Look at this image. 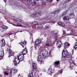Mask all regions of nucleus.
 <instances>
[{"label": "nucleus", "mask_w": 77, "mask_h": 77, "mask_svg": "<svg viewBox=\"0 0 77 77\" xmlns=\"http://www.w3.org/2000/svg\"><path fill=\"white\" fill-rule=\"evenodd\" d=\"M41 12L40 11H39L38 12L37 14L35 13L33 14H32V17H36L38 16V17H39V16H41Z\"/></svg>", "instance_id": "obj_11"}, {"label": "nucleus", "mask_w": 77, "mask_h": 77, "mask_svg": "<svg viewBox=\"0 0 77 77\" xmlns=\"http://www.w3.org/2000/svg\"><path fill=\"white\" fill-rule=\"evenodd\" d=\"M70 44L68 43V42H66L64 44V49H66V48H68V46H70Z\"/></svg>", "instance_id": "obj_16"}, {"label": "nucleus", "mask_w": 77, "mask_h": 77, "mask_svg": "<svg viewBox=\"0 0 77 77\" xmlns=\"http://www.w3.org/2000/svg\"><path fill=\"white\" fill-rule=\"evenodd\" d=\"M18 71V70L16 69H11V70H9L8 72H9V74L10 75H12V72L13 74H15V73H17Z\"/></svg>", "instance_id": "obj_9"}, {"label": "nucleus", "mask_w": 77, "mask_h": 77, "mask_svg": "<svg viewBox=\"0 0 77 77\" xmlns=\"http://www.w3.org/2000/svg\"><path fill=\"white\" fill-rule=\"evenodd\" d=\"M14 39H17V36H15L14 37Z\"/></svg>", "instance_id": "obj_47"}, {"label": "nucleus", "mask_w": 77, "mask_h": 77, "mask_svg": "<svg viewBox=\"0 0 77 77\" xmlns=\"http://www.w3.org/2000/svg\"><path fill=\"white\" fill-rule=\"evenodd\" d=\"M4 56V51L3 49H2V51H1V53L0 54V60H2L3 57Z\"/></svg>", "instance_id": "obj_13"}, {"label": "nucleus", "mask_w": 77, "mask_h": 77, "mask_svg": "<svg viewBox=\"0 0 77 77\" xmlns=\"http://www.w3.org/2000/svg\"><path fill=\"white\" fill-rule=\"evenodd\" d=\"M38 53L40 54V55H38L37 57V61L39 62V63L41 64L42 63V59L44 58V56H42V55L41 54V51L40 50L38 51Z\"/></svg>", "instance_id": "obj_5"}, {"label": "nucleus", "mask_w": 77, "mask_h": 77, "mask_svg": "<svg viewBox=\"0 0 77 77\" xmlns=\"http://www.w3.org/2000/svg\"><path fill=\"white\" fill-rule=\"evenodd\" d=\"M26 44V42L25 41L23 42H20V44L22 46L23 48H24V47L25 46V45Z\"/></svg>", "instance_id": "obj_20"}, {"label": "nucleus", "mask_w": 77, "mask_h": 77, "mask_svg": "<svg viewBox=\"0 0 77 77\" xmlns=\"http://www.w3.org/2000/svg\"><path fill=\"white\" fill-rule=\"evenodd\" d=\"M25 26H23L24 27H28V25L26 24L24 25Z\"/></svg>", "instance_id": "obj_37"}, {"label": "nucleus", "mask_w": 77, "mask_h": 77, "mask_svg": "<svg viewBox=\"0 0 77 77\" xmlns=\"http://www.w3.org/2000/svg\"><path fill=\"white\" fill-rule=\"evenodd\" d=\"M67 14V11H66L65 12H63V15H65V14Z\"/></svg>", "instance_id": "obj_31"}, {"label": "nucleus", "mask_w": 77, "mask_h": 77, "mask_svg": "<svg viewBox=\"0 0 77 77\" xmlns=\"http://www.w3.org/2000/svg\"><path fill=\"white\" fill-rule=\"evenodd\" d=\"M58 35H57L56 36H54V39H57V38H58Z\"/></svg>", "instance_id": "obj_32"}, {"label": "nucleus", "mask_w": 77, "mask_h": 77, "mask_svg": "<svg viewBox=\"0 0 77 77\" xmlns=\"http://www.w3.org/2000/svg\"><path fill=\"white\" fill-rule=\"evenodd\" d=\"M0 77H1V75L0 74Z\"/></svg>", "instance_id": "obj_57"}, {"label": "nucleus", "mask_w": 77, "mask_h": 77, "mask_svg": "<svg viewBox=\"0 0 77 77\" xmlns=\"http://www.w3.org/2000/svg\"><path fill=\"white\" fill-rule=\"evenodd\" d=\"M61 26H62V27H64L65 26V24H64V23H61Z\"/></svg>", "instance_id": "obj_34"}, {"label": "nucleus", "mask_w": 77, "mask_h": 77, "mask_svg": "<svg viewBox=\"0 0 77 77\" xmlns=\"http://www.w3.org/2000/svg\"><path fill=\"white\" fill-rule=\"evenodd\" d=\"M4 29H8V28L6 26H5L4 27Z\"/></svg>", "instance_id": "obj_43"}, {"label": "nucleus", "mask_w": 77, "mask_h": 77, "mask_svg": "<svg viewBox=\"0 0 77 77\" xmlns=\"http://www.w3.org/2000/svg\"><path fill=\"white\" fill-rule=\"evenodd\" d=\"M41 54L42 55V56H43V58L45 59L46 57H51V51H49L48 53V51L45 49L42 50H40Z\"/></svg>", "instance_id": "obj_3"}, {"label": "nucleus", "mask_w": 77, "mask_h": 77, "mask_svg": "<svg viewBox=\"0 0 77 77\" xmlns=\"http://www.w3.org/2000/svg\"><path fill=\"white\" fill-rule=\"evenodd\" d=\"M35 50H36V47L35 46Z\"/></svg>", "instance_id": "obj_49"}, {"label": "nucleus", "mask_w": 77, "mask_h": 77, "mask_svg": "<svg viewBox=\"0 0 77 77\" xmlns=\"http://www.w3.org/2000/svg\"><path fill=\"white\" fill-rule=\"evenodd\" d=\"M30 24L31 25V26H33V25H34L33 24V22H31V23H30Z\"/></svg>", "instance_id": "obj_44"}, {"label": "nucleus", "mask_w": 77, "mask_h": 77, "mask_svg": "<svg viewBox=\"0 0 77 77\" xmlns=\"http://www.w3.org/2000/svg\"><path fill=\"white\" fill-rule=\"evenodd\" d=\"M28 52L27 50V48H26V47L25 48L23 49V51L20 53V54H23L24 56V55L27 54Z\"/></svg>", "instance_id": "obj_12"}, {"label": "nucleus", "mask_w": 77, "mask_h": 77, "mask_svg": "<svg viewBox=\"0 0 77 77\" xmlns=\"http://www.w3.org/2000/svg\"><path fill=\"white\" fill-rule=\"evenodd\" d=\"M40 42L41 41L40 40L38 39L35 42V44L36 45H38L39 43H40Z\"/></svg>", "instance_id": "obj_19"}, {"label": "nucleus", "mask_w": 77, "mask_h": 77, "mask_svg": "<svg viewBox=\"0 0 77 77\" xmlns=\"http://www.w3.org/2000/svg\"><path fill=\"white\" fill-rule=\"evenodd\" d=\"M53 18H54H54H55V17H54V16L53 17Z\"/></svg>", "instance_id": "obj_50"}, {"label": "nucleus", "mask_w": 77, "mask_h": 77, "mask_svg": "<svg viewBox=\"0 0 77 77\" xmlns=\"http://www.w3.org/2000/svg\"><path fill=\"white\" fill-rule=\"evenodd\" d=\"M76 41H77V40H76Z\"/></svg>", "instance_id": "obj_61"}, {"label": "nucleus", "mask_w": 77, "mask_h": 77, "mask_svg": "<svg viewBox=\"0 0 77 77\" xmlns=\"http://www.w3.org/2000/svg\"><path fill=\"white\" fill-rule=\"evenodd\" d=\"M38 24V22L37 21H34L33 22V25H37Z\"/></svg>", "instance_id": "obj_28"}, {"label": "nucleus", "mask_w": 77, "mask_h": 77, "mask_svg": "<svg viewBox=\"0 0 77 77\" xmlns=\"http://www.w3.org/2000/svg\"><path fill=\"white\" fill-rule=\"evenodd\" d=\"M61 44H62V42H61V41H58L57 42V48H60L61 46Z\"/></svg>", "instance_id": "obj_15"}, {"label": "nucleus", "mask_w": 77, "mask_h": 77, "mask_svg": "<svg viewBox=\"0 0 77 77\" xmlns=\"http://www.w3.org/2000/svg\"><path fill=\"white\" fill-rule=\"evenodd\" d=\"M33 70H31L29 71V77H33Z\"/></svg>", "instance_id": "obj_21"}, {"label": "nucleus", "mask_w": 77, "mask_h": 77, "mask_svg": "<svg viewBox=\"0 0 77 77\" xmlns=\"http://www.w3.org/2000/svg\"><path fill=\"white\" fill-rule=\"evenodd\" d=\"M9 35H12V33H10Z\"/></svg>", "instance_id": "obj_51"}, {"label": "nucleus", "mask_w": 77, "mask_h": 77, "mask_svg": "<svg viewBox=\"0 0 77 77\" xmlns=\"http://www.w3.org/2000/svg\"><path fill=\"white\" fill-rule=\"evenodd\" d=\"M43 72H45V70H43Z\"/></svg>", "instance_id": "obj_52"}, {"label": "nucleus", "mask_w": 77, "mask_h": 77, "mask_svg": "<svg viewBox=\"0 0 77 77\" xmlns=\"http://www.w3.org/2000/svg\"><path fill=\"white\" fill-rule=\"evenodd\" d=\"M62 72H63V71H62V70H61L60 71H59V73L60 74H62Z\"/></svg>", "instance_id": "obj_39"}, {"label": "nucleus", "mask_w": 77, "mask_h": 77, "mask_svg": "<svg viewBox=\"0 0 77 77\" xmlns=\"http://www.w3.org/2000/svg\"><path fill=\"white\" fill-rule=\"evenodd\" d=\"M22 32V31H20V32Z\"/></svg>", "instance_id": "obj_59"}, {"label": "nucleus", "mask_w": 77, "mask_h": 77, "mask_svg": "<svg viewBox=\"0 0 77 77\" xmlns=\"http://www.w3.org/2000/svg\"><path fill=\"white\" fill-rule=\"evenodd\" d=\"M4 2H5V3H6V0H3Z\"/></svg>", "instance_id": "obj_48"}, {"label": "nucleus", "mask_w": 77, "mask_h": 77, "mask_svg": "<svg viewBox=\"0 0 77 77\" xmlns=\"http://www.w3.org/2000/svg\"><path fill=\"white\" fill-rule=\"evenodd\" d=\"M56 32V31L54 30L53 31L51 32V34H52V35H55V34L57 33Z\"/></svg>", "instance_id": "obj_26"}, {"label": "nucleus", "mask_w": 77, "mask_h": 77, "mask_svg": "<svg viewBox=\"0 0 77 77\" xmlns=\"http://www.w3.org/2000/svg\"><path fill=\"white\" fill-rule=\"evenodd\" d=\"M51 44V40L47 41L46 44V46H49L50 44Z\"/></svg>", "instance_id": "obj_18"}, {"label": "nucleus", "mask_w": 77, "mask_h": 77, "mask_svg": "<svg viewBox=\"0 0 77 77\" xmlns=\"http://www.w3.org/2000/svg\"><path fill=\"white\" fill-rule=\"evenodd\" d=\"M51 20H53V19H51Z\"/></svg>", "instance_id": "obj_60"}, {"label": "nucleus", "mask_w": 77, "mask_h": 77, "mask_svg": "<svg viewBox=\"0 0 77 77\" xmlns=\"http://www.w3.org/2000/svg\"><path fill=\"white\" fill-rule=\"evenodd\" d=\"M36 63H32V67L33 69V71H36V72H38L39 71L38 70V69L36 67Z\"/></svg>", "instance_id": "obj_7"}, {"label": "nucleus", "mask_w": 77, "mask_h": 77, "mask_svg": "<svg viewBox=\"0 0 77 77\" xmlns=\"http://www.w3.org/2000/svg\"><path fill=\"white\" fill-rule=\"evenodd\" d=\"M71 55L69 54V53L66 49H64L62 51V57L63 58H71L74 56V49L71 52Z\"/></svg>", "instance_id": "obj_1"}, {"label": "nucleus", "mask_w": 77, "mask_h": 77, "mask_svg": "<svg viewBox=\"0 0 77 77\" xmlns=\"http://www.w3.org/2000/svg\"><path fill=\"white\" fill-rule=\"evenodd\" d=\"M7 49L8 50H9V55L8 56V57H10L11 56H13L14 54V52H12V51L10 50V47L9 45H7Z\"/></svg>", "instance_id": "obj_8"}, {"label": "nucleus", "mask_w": 77, "mask_h": 77, "mask_svg": "<svg viewBox=\"0 0 77 77\" xmlns=\"http://www.w3.org/2000/svg\"><path fill=\"white\" fill-rule=\"evenodd\" d=\"M62 23H61L60 22H59L58 23V24H59V25H60V26H61V24H62Z\"/></svg>", "instance_id": "obj_38"}, {"label": "nucleus", "mask_w": 77, "mask_h": 77, "mask_svg": "<svg viewBox=\"0 0 77 77\" xmlns=\"http://www.w3.org/2000/svg\"><path fill=\"white\" fill-rule=\"evenodd\" d=\"M56 1H57V2H58V1H59V0H56Z\"/></svg>", "instance_id": "obj_54"}, {"label": "nucleus", "mask_w": 77, "mask_h": 77, "mask_svg": "<svg viewBox=\"0 0 77 77\" xmlns=\"http://www.w3.org/2000/svg\"><path fill=\"white\" fill-rule=\"evenodd\" d=\"M14 21L16 24H18L17 25L13 24V26H17V27H23V26L21 25L22 23L23 20L19 19H16L14 20Z\"/></svg>", "instance_id": "obj_4"}, {"label": "nucleus", "mask_w": 77, "mask_h": 77, "mask_svg": "<svg viewBox=\"0 0 77 77\" xmlns=\"http://www.w3.org/2000/svg\"><path fill=\"white\" fill-rule=\"evenodd\" d=\"M70 34H69V35H71V34L72 33V31H70Z\"/></svg>", "instance_id": "obj_41"}, {"label": "nucleus", "mask_w": 77, "mask_h": 77, "mask_svg": "<svg viewBox=\"0 0 77 77\" xmlns=\"http://www.w3.org/2000/svg\"><path fill=\"white\" fill-rule=\"evenodd\" d=\"M36 4V2L35 1H34L32 3V6H35Z\"/></svg>", "instance_id": "obj_27"}, {"label": "nucleus", "mask_w": 77, "mask_h": 77, "mask_svg": "<svg viewBox=\"0 0 77 77\" xmlns=\"http://www.w3.org/2000/svg\"><path fill=\"white\" fill-rule=\"evenodd\" d=\"M32 1H27V3L28 5L30 6L32 4Z\"/></svg>", "instance_id": "obj_23"}, {"label": "nucleus", "mask_w": 77, "mask_h": 77, "mask_svg": "<svg viewBox=\"0 0 77 77\" xmlns=\"http://www.w3.org/2000/svg\"><path fill=\"white\" fill-rule=\"evenodd\" d=\"M48 20L49 21V23H55V21H54L51 20L50 19H49Z\"/></svg>", "instance_id": "obj_29"}, {"label": "nucleus", "mask_w": 77, "mask_h": 77, "mask_svg": "<svg viewBox=\"0 0 77 77\" xmlns=\"http://www.w3.org/2000/svg\"><path fill=\"white\" fill-rule=\"evenodd\" d=\"M40 6H40L39 5H37V7H40Z\"/></svg>", "instance_id": "obj_46"}, {"label": "nucleus", "mask_w": 77, "mask_h": 77, "mask_svg": "<svg viewBox=\"0 0 77 77\" xmlns=\"http://www.w3.org/2000/svg\"><path fill=\"white\" fill-rule=\"evenodd\" d=\"M69 62L70 63H71V64H69V66H68V67L70 68V69H72V65H75L74 64V61L71 59V58H70V59H69Z\"/></svg>", "instance_id": "obj_6"}, {"label": "nucleus", "mask_w": 77, "mask_h": 77, "mask_svg": "<svg viewBox=\"0 0 77 77\" xmlns=\"http://www.w3.org/2000/svg\"><path fill=\"white\" fill-rule=\"evenodd\" d=\"M42 6L43 5H44V6H45V2H43L42 3Z\"/></svg>", "instance_id": "obj_36"}, {"label": "nucleus", "mask_w": 77, "mask_h": 77, "mask_svg": "<svg viewBox=\"0 0 77 77\" xmlns=\"http://www.w3.org/2000/svg\"><path fill=\"white\" fill-rule=\"evenodd\" d=\"M73 36H76V35H74Z\"/></svg>", "instance_id": "obj_58"}, {"label": "nucleus", "mask_w": 77, "mask_h": 77, "mask_svg": "<svg viewBox=\"0 0 77 77\" xmlns=\"http://www.w3.org/2000/svg\"><path fill=\"white\" fill-rule=\"evenodd\" d=\"M63 35H65V31H63Z\"/></svg>", "instance_id": "obj_45"}, {"label": "nucleus", "mask_w": 77, "mask_h": 77, "mask_svg": "<svg viewBox=\"0 0 77 77\" xmlns=\"http://www.w3.org/2000/svg\"><path fill=\"white\" fill-rule=\"evenodd\" d=\"M47 73L49 75H51L54 73V69H52L51 68H50L48 69L47 71Z\"/></svg>", "instance_id": "obj_10"}, {"label": "nucleus", "mask_w": 77, "mask_h": 77, "mask_svg": "<svg viewBox=\"0 0 77 77\" xmlns=\"http://www.w3.org/2000/svg\"><path fill=\"white\" fill-rule=\"evenodd\" d=\"M38 28H42V25L41 24H39Z\"/></svg>", "instance_id": "obj_30"}, {"label": "nucleus", "mask_w": 77, "mask_h": 77, "mask_svg": "<svg viewBox=\"0 0 77 77\" xmlns=\"http://www.w3.org/2000/svg\"><path fill=\"white\" fill-rule=\"evenodd\" d=\"M59 63H60L59 61H55L54 63V66L55 67H59Z\"/></svg>", "instance_id": "obj_14"}, {"label": "nucleus", "mask_w": 77, "mask_h": 77, "mask_svg": "<svg viewBox=\"0 0 77 77\" xmlns=\"http://www.w3.org/2000/svg\"><path fill=\"white\" fill-rule=\"evenodd\" d=\"M4 74H5V75H9V73L7 72H5L4 73Z\"/></svg>", "instance_id": "obj_40"}, {"label": "nucleus", "mask_w": 77, "mask_h": 77, "mask_svg": "<svg viewBox=\"0 0 77 77\" xmlns=\"http://www.w3.org/2000/svg\"><path fill=\"white\" fill-rule=\"evenodd\" d=\"M63 20H69V18L68 16H65L63 18Z\"/></svg>", "instance_id": "obj_22"}, {"label": "nucleus", "mask_w": 77, "mask_h": 77, "mask_svg": "<svg viewBox=\"0 0 77 77\" xmlns=\"http://www.w3.org/2000/svg\"><path fill=\"white\" fill-rule=\"evenodd\" d=\"M71 0H69V2H70V1H71Z\"/></svg>", "instance_id": "obj_53"}, {"label": "nucleus", "mask_w": 77, "mask_h": 77, "mask_svg": "<svg viewBox=\"0 0 77 77\" xmlns=\"http://www.w3.org/2000/svg\"><path fill=\"white\" fill-rule=\"evenodd\" d=\"M75 46L74 47V48L75 50H76L77 49V42H76L75 43Z\"/></svg>", "instance_id": "obj_25"}, {"label": "nucleus", "mask_w": 77, "mask_h": 77, "mask_svg": "<svg viewBox=\"0 0 77 77\" xmlns=\"http://www.w3.org/2000/svg\"><path fill=\"white\" fill-rule=\"evenodd\" d=\"M12 41H14V39H13V40H12Z\"/></svg>", "instance_id": "obj_62"}, {"label": "nucleus", "mask_w": 77, "mask_h": 77, "mask_svg": "<svg viewBox=\"0 0 77 77\" xmlns=\"http://www.w3.org/2000/svg\"><path fill=\"white\" fill-rule=\"evenodd\" d=\"M11 42H12V40H11Z\"/></svg>", "instance_id": "obj_56"}, {"label": "nucleus", "mask_w": 77, "mask_h": 77, "mask_svg": "<svg viewBox=\"0 0 77 77\" xmlns=\"http://www.w3.org/2000/svg\"><path fill=\"white\" fill-rule=\"evenodd\" d=\"M48 2H49V3H51L52 1V0H47Z\"/></svg>", "instance_id": "obj_35"}, {"label": "nucleus", "mask_w": 77, "mask_h": 77, "mask_svg": "<svg viewBox=\"0 0 77 77\" xmlns=\"http://www.w3.org/2000/svg\"><path fill=\"white\" fill-rule=\"evenodd\" d=\"M24 59V56L21 54L17 56V57L13 61L14 65H18L20 62H21Z\"/></svg>", "instance_id": "obj_2"}, {"label": "nucleus", "mask_w": 77, "mask_h": 77, "mask_svg": "<svg viewBox=\"0 0 77 77\" xmlns=\"http://www.w3.org/2000/svg\"><path fill=\"white\" fill-rule=\"evenodd\" d=\"M2 47H5L6 45V43H5V41L4 39H2Z\"/></svg>", "instance_id": "obj_17"}, {"label": "nucleus", "mask_w": 77, "mask_h": 77, "mask_svg": "<svg viewBox=\"0 0 77 77\" xmlns=\"http://www.w3.org/2000/svg\"><path fill=\"white\" fill-rule=\"evenodd\" d=\"M60 12V10H57L55 11L54 13V14H55V15H56V14H57V13Z\"/></svg>", "instance_id": "obj_24"}, {"label": "nucleus", "mask_w": 77, "mask_h": 77, "mask_svg": "<svg viewBox=\"0 0 77 77\" xmlns=\"http://www.w3.org/2000/svg\"><path fill=\"white\" fill-rule=\"evenodd\" d=\"M70 15H71V16H74V14L73 13L71 14Z\"/></svg>", "instance_id": "obj_42"}, {"label": "nucleus", "mask_w": 77, "mask_h": 77, "mask_svg": "<svg viewBox=\"0 0 77 77\" xmlns=\"http://www.w3.org/2000/svg\"><path fill=\"white\" fill-rule=\"evenodd\" d=\"M50 27L49 26H45L46 29H48V28H49Z\"/></svg>", "instance_id": "obj_33"}, {"label": "nucleus", "mask_w": 77, "mask_h": 77, "mask_svg": "<svg viewBox=\"0 0 77 77\" xmlns=\"http://www.w3.org/2000/svg\"><path fill=\"white\" fill-rule=\"evenodd\" d=\"M37 1H39V0H36Z\"/></svg>", "instance_id": "obj_55"}]
</instances>
